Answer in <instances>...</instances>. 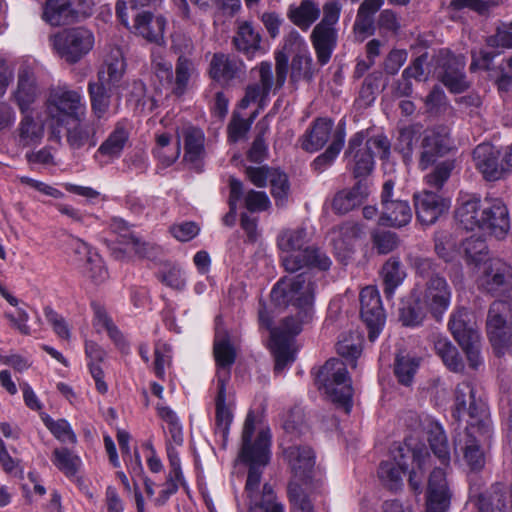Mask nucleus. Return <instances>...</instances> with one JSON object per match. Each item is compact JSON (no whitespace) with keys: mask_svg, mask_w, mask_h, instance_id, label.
<instances>
[{"mask_svg":"<svg viewBox=\"0 0 512 512\" xmlns=\"http://www.w3.org/2000/svg\"><path fill=\"white\" fill-rule=\"evenodd\" d=\"M314 291L315 283L310 272L283 277L271 291V300L276 306L296 309V314L285 317L276 329L291 341L313 317Z\"/></svg>","mask_w":512,"mask_h":512,"instance_id":"obj_1","label":"nucleus"},{"mask_svg":"<svg viewBox=\"0 0 512 512\" xmlns=\"http://www.w3.org/2000/svg\"><path fill=\"white\" fill-rule=\"evenodd\" d=\"M307 232L304 228L286 230L278 237V246L284 252L291 253L282 258L285 270L295 273L303 267H313L326 271L330 268L329 257L319 248L311 246L302 249L306 243Z\"/></svg>","mask_w":512,"mask_h":512,"instance_id":"obj_2","label":"nucleus"},{"mask_svg":"<svg viewBox=\"0 0 512 512\" xmlns=\"http://www.w3.org/2000/svg\"><path fill=\"white\" fill-rule=\"evenodd\" d=\"M45 107L51 137L57 142L61 140L60 128L70 125L71 122H79L85 112L81 94L66 86L51 88Z\"/></svg>","mask_w":512,"mask_h":512,"instance_id":"obj_3","label":"nucleus"},{"mask_svg":"<svg viewBox=\"0 0 512 512\" xmlns=\"http://www.w3.org/2000/svg\"><path fill=\"white\" fill-rule=\"evenodd\" d=\"M315 383L338 407L349 413L352 408L353 387L346 364L331 358L319 369Z\"/></svg>","mask_w":512,"mask_h":512,"instance_id":"obj_4","label":"nucleus"},{"mask_svg":"<svg viewBox=\"0 0 512 512\" xmlns=\"http://www.w3.org/2000/svg\"><path fill=\"white\" fill-rule=\"evenodd\" d=\"M465 413L469 416L466 430L486 437L491 426L488 406L470 382L458 384L455 390L454 416L460 419Z\"/></svg>","mask_w":512,"mask_h":512,"instance_id":"obj_5","label":"nucleus"},{"mask_svg":"<svg viewBox=\"0 0 512 512\" xmlns=\"http://www.w3.org/2000/svg\"><path fill=\"white\" fill-rule=\"evenodd\" d=\"M486 334L496 356L512 355V303L494 300L487 312Z\"/></svg>","mask_w":512,"mask_h":512,"instance_id":"obj_6","label":"nucleus"},{"mask_svg":"<svg viewBox=\"0 0 512 512\" xmlns=\"http://www.w3.org/2000/svg\"><path fill=\"white\" fill-rule=\"evenodd\" d=\"M116 13L121 23L129 28V18H133V28L147 41L160 45L164 40L166 19L154 16L149 11H138L137 2H117Z\"/></svg>","mask_w":512,"mask_h":512,"instance_id":"obj_7","label":"nucleus"},{"mask_svg":"<svg viewBox=\"0 0 512 512\" xmlns=\"http://www.w3.org/2000/svg\"><path fill=\"white\" fill-rule=\"evenodd\" d=\"M437 79L454 94H460L470 88L465 74V58L456 56L449 50H439L431 60Z\"/></svg>","mask_w":512,"mask_h":512,"instance_id":"obj_8","label":"nucleus"},{"mask_svg":"<svg viewBox=\"0 0 512 512\" xmlns=\"http://www.w3.org/2000/svg\"><path fill=\"white\" fill-rule=\"evenodd\" d=\"M454 339L466 354L469 366L476 369L480 363V335L476 323L471 320L467 309L459 308L450 316L448 323Z\"/></svg>","mask_w":512,"mask_h":512,"instance_id":"obj_9","label":"nucleus"},{"mask_svg":"<svg viewBox=\"0 0 512 512\" xmlns=\"http://www.w3.org/2000/svg\"><path fill=\"white\" fill-rule=\"evenodd\" d=\"M265 466H251L248 469L245 484V494L249 512H284L282 503L278 500L273 487L265 483L260 489V483Z\"/></svg>","mask_w":512,"mask_h":512,"instance_id":"obj_10","label":"nucleus"},{"mask_svg":"<svg viewBox=\"0 0 512 512\" xmlns=\"http://www.w3.org/2000/svg\"><path fill=\"white\" fill-rule=\"evenodd\" d=\"M255 431V416L250 411L245 419L243 431H242V447L240 450V458L243 463L249 465V467L267 466L270 461V445H271V434L270 431L261 430L255 441L252 442V437Z\"/></svg>","mask_w":512,"mask_h":512,"instance_id":"obj_11","label":"nucleus"},{"mask_svg":"<svg viewBox=\"0 0 512 512\" xmlns=\"http://www.w3.org/2000/svg\"><path fill=\"white\" fill-rule=\"evenodd\" d=\"M454 147L451 129L447 125H435L426 129L419 145L418 166L424 171L446 156Z\"/></svg>","mask_w":512,"mask_h":512,"instance_id":"obj_12","label":"nucleus"},{"mask_svg":"<svg viewBox=\"0 0 512 512\" xmlns=\"http://www.w3.org/2000/svg\"><path fill=\"white\" fill-rule=\"evenodd\" d=\"M51 39L60 57L70 64L77 63L94 45L92 32L83 27L65 29Z\"/></svg>","mask_w":512,"mask_h":512,"instance_id":"obj_13","label":"nucleus"},{"mask_svg":"<svg viewBox=\"0 0 512 512\" xmlns=\"http://www.w3.org/2000/svg\"><path fill=\"white\" fill-rule=\"evenodd\" d=\"M391 453L397 466L409 473L408 482L412 490L420 492L424 466L429 459L426 448L422 445L411 447L404 443L398 444Z\"/></svg>","mask_w":512,"mask_h":512,"instance_id":"obj_14","label":"nucleus"},{"mask_svg":"<svg viewBox=\"0 0 512 512\" xmlns=\"http://www.w3.org/2000/svg\"><path fill=\"white\" fill-rule=\"evenodd\" d=\"M481 286L490 295L512 302V267L501 259H490L485 263Z\"/></svg>","mask_w":512,"mask_h":512,"instance_id":"obj_15","label":"nucleus"},{"mask_svg":"<svg viewBox=\"0 0 512 512\" xmlns=\"http://www.w3.org/2000/svg\"><path fill=\"white\" fill-rule=\"evenodd\" d=\"M365 138L364 131L355 133L349 139L348 147L344 152L347 167L357 181H367L375 166L373 151H369V147L364 146Z\"/></svg>","mask_w":512,"mask_h":512,"instance_id":"obj_16","label":"nucleus"},{"mask_svg":"<svg viewBox=\"0 0 512 512\" xmlns=\"http://www.w3.org/2000/svg\"><path fill=\"white\" fill-rule=\"evenodd\" d=\"M91 2H44L42 19L51 26L69 25L92 14Z\"/></svg>","mask_w":512,"mask_h":512,"instance_id":"obj_17","label":"nucleus"},{"mask_svg":"<svg viewBox=\"0 0 512 512\" xmlns=\"http://www.w3.org/2000/svg\"><path fill=\"white\" fill-rule=\"evenodd\" d=\"M451 297L452 289L445 277L434 279L431 283H424L421 300L435 321H442L450 306Z\"/></svg>","mask_w":512,"mask_h":512,"instance_id":"obj_18","label":"nucleus"},{"mask_svg":"<svg viewBox=\"0 0 512 512\" xmlns=\"http://www.w3.org/2000/svg\"><path fill=\"white\" fill-rule=\"evenodd\" d=\"M475 167L487 181H497L506 174L500 150L489 143H482L473 150Z\"/></svg>","mask_w":512,"mask_h":512,"instance_id":"obj_19","label":"nucleus"},{"mask_svg":"<svg viewBox=\"0 0 512 512\" xmlns=\"http://www.w3.org/2000/svg\"><path fill=\"white\" fill-rule=\"evenodd\" d=\"M332 245L338 260L347 263L354 253V242L364 234V226L357 222L345 221L331 228Z\"/></svg>","mask_w":512,"mask_h":512,"instance_id":"obj_20","label":"nucleus"},{"mask_svg":"<svg viewBox=\"0 0 512 512\" xmlns=\"http://www.w3.org/2000/svg\"><path fill=\"white\" fill-rule=\"evenodd\" d=\"M452 499L445 472L435 468L429 476L426 490V512H448Z\"/></svg>","mask_w":512,"mask_h":512,"instance_id":"obj_21","label":"nucleus"},{"mask_svg":"<svg viewBox=\"0 0 512 512\" xmlns=\"http://www.w3.org/2000/svg\"><path fill=\"white\" fill-rule=\"evenodd\" d=\"M414 206L417 219L421 224H434L450 208V201L432 191L414 194Z\"/></svg>","mask_w":512,"mask_h":512,"instance_id":"obj_22","label":"nucleus"},{"mask_svg":"<svg viewBox=\"0 0 512 512\" xmlns=\"http://www.w3.org/2000/svg\"><path fill=\"white\" fill-rule=\"evenodd\" d=\"M482 215V230L498 239L504 238L510 229V218L503 201L485 199Z\"/></svg>","mask_w":512,"mask_h":512,"instance_id":"obj_23","label":"nucleus"},{"mask_svg":"<svg viewBox=\"0 0 512 512\" xmlns=\"http://www.w3.org/2000/svg\"><path fill=\"white\" fill-rule=\"evenodd\" d=\"M391 186L388 184L381 192V214L379 217V225L401 228L410 223L412 219V209L408 201H389Z\"/></svg>","mask_w":512,"mask_h":512,"instance_id":"obj_24","label":"nucleus"},{"mask_svg":"<svg viewBox=\"0 0 512 512\" xmlns=\"http://www.w3.org/2000/svg\"><path fill=\"white\" fill-rule=\"evenodd\" d=\"M259 83H252L247 85L245 95L240 100L238 106L241 109H246L251 103L257 102L259 107L262 108L272 90L274 84V77L272 72V64L263 61L258 66Z\"/></svg>","mask_w":512,"mask_h":512,"instance_id":"obj_25","label":"nucleus"},{"mask_svg":"<svg viewBox=\"0 0 512 512\" xmlns=\"http://www.w3.org/2000/svg\"><path fill=\"white\" fill-rule=\"evenodd\" d=\"M369 194L368 181H356L351 188L342 189L334 195L331 204L332 210L335 214L345 215L362 205Z\"/></svg>","mask_w":512,"mask_h":512,"instance_id":"obj_26","label":"nucleus"},{"mask_svg":"<svg viewBox=\"0 0 512 512\" xmlns=\"http://www.w3.org/2000/svg\"><path fill=\"white\" fill-rule=\"evenodd\" d=\"M283 455L296 478L303 482L311 478L315 457L310 447L289 446L283 450Z\"/></svg>","mask_w":512,"mask_h":512,"instance_id":"obj_27","label":"nucleus"},{"mask_svg":"<svg viewBox=\"0 0 512 512\" xmlns=\"http://www.w3.org/2000/svg\"><path fill=\"white\" fill-rule=\"evenodd\" d=\"M483 205L484 201L477 197L462 199L454 211L457 226L465 231L482 230Z\"/></svg>","mask_w":512,"mask_h":512,"instance_id":"obj_28","label":"nucleus"},{"mask_svg":"<svg viewBox=\"0 0 512 512\" xmlns=\"http://www.w3.org/2000/svg\"><path fill=\"white\" fill-rule=\"evenodd\" d=\"M111 230L118 234L120 243L132 245L135 254L141 258H154L157 256L159 248L154 244L142 241L131 231L128 223L120 218H114L110 224Z\"/></svg>","mask_w":512,"mask_h":512,"instance_id":"obj_29","label":"nucleus"},{"mask_svg":"<svg viewBox=\"0 0 512 512\" xmlns=\"http://www.w3.org/2000/svg\"><path fill=\"white\" fill-rule=\"evenodd\" d=\"M182 137L185 150L184 160L192 164V168L197 173L201 172V160L205 154V136L203 131L194 126H187L182 129Z\"/></svg>","mask_w":512,"mask_h":512,"instance_id":"obj_30","label":"nucleus"},{"mask_svg":"<svg viewBox=\"0 0 512 512\" xmlns=\"http://www.w3.org/2000/svg\"><path fill=\"white\" fill-rule=\"evenodd\" d=\"M245 65L237 56L215 53L210 62L209 74L216 81H230L237 78L244 70Z\"/></svg>","mask_w":512,"mask_h":512,"instance_id":"obj_31","label":"nucleus"},{"mask_svg":"<svg viewBox=\"0 0 512 512\" xmlns=\"http://www.w3.org/2000/svg\"><path fill=\"white\" fill-rule=\"evenodd\" d=\"M332 128L333 121L331 119L316 118L301 138L302 149L310 153L322 149L330 139Z\"/></svg>","mask_w":512,"mask_h":512,"instance_id":"obj_32","label":"nucleus"},{"mask_svg":"<svg viewBox=\"0 0 512 512\" xmlns=\"http://www.w3.org/2000/svg\"><path fill=\"white\" fill-rule=\"evenodd\" d=\"M71 127L66 126V140L72 150H89L96 146L97 125L95 122L83 123L82 119Z\"/></svg>","mask_w":512,"mask_h":512,"instance_id":"obj_33","label":"nucleus"},{"mask_svg":"<svg viewBox=\"0 0 512 512\" xmlns=\"http://www.w3.org/2000/svg\"><path fill=\"white\" fill-rule=\"evenodd\" d=\"M310 38L316 52L318 63L321 66L326 65L337 44L336 29L316 25L312 30Z\"/></svg>","mask_w":512,"mask_h":512,"instance_id":"obj_34","label":"nucleus"},{"mask_svg":"<svg viewBox=\"0 0 512 512\" xmlns=\"http://www.w3.org/2000/svg\"><path fill=\"white\" fill-rule=\"evenodd\" d=\"M491 429L486 437H482L478 432L466 430L465 445L462 448L464 461L471 471L478 472L485 466V454L481 447V443L490 438Z\"/></svg>","mask_w":512,"mask_h":512,"instance_id":"obj_35","label":"nucleus"},{"mask_svg":"<svg viewBox=\"0 0 512 512\" xmlns=\"http://www.w3.org/2000/svg\"><path fill=\"white\" fill-rule=\"evenodd\" d=\"M103 78L104 76L99 74L97 81H90L88 83L91 110L98 120L102 119L109 110L113 88L107 85Z\"/></svg>","mask_w":512,"mask_h":512,"instance_id":"obj_36","label":"nucleus"},{"mask_svg":"<svg viewBox=\"0 0 512 512\" xmlns=\"http://www.w3.org/2000/svg\"><path fill=\"white\" fill-rule=\"evenodd\" d=\"M382 2H362L353 25L355 38L362 42L375 32L374 15L379 11Z\"/></svg>","mask_w":512,"mask_h":512,"instance_id":"obj_37","label":"nucleus"},{"mask_svg":"<svg viewBox=\"0 0 512 512\" xmlns=\"http://www.w3.org/2000/svg\"><path fill=\"white\" fill-rule=\"evenodd\" d=\"M272 353L275 359L274 371L281 373L295 361V351L291 349L292 342L287 335L278 330L271 331Z\"/></svg>","mask_w":512,"mask_h":512,"instance_id":"obj_38","label":"nucleus"},{"mask_svg":"<svg viewBox=\"0 0 512 512\" xmlns=\"http://www.w3.org/2000/svg\"><path fill=\"white\" fill-rule=\"evenodd\" d=\"M217 395L215 398L216 408V430L221 433L223 442L228 438L229 428L233 419L231 410L226 405V378L218 377Z\"/></svg>","mask_w":512,"mask_h":512,"instance_id":"obj_39","label":"nucleus"},{"mask_svg":"<svg viewBox=\"0 0 512 512\" xmlns=\"http://www.w3.org/2000/svg\"><path fill=\"white\" fill-rule=\"evenodd\" d=\"M38 96V88L34 74L28 69H22L18 74V86L14 94L15 100L24 113Z\"/></svg>","mask_w":512,"mask_h":512,"instance_id":"obj_40","label":"nucleus"},{"mask_svg":"<svg viewBox=\"0 0 512 512\" xmlns=\"http://www.w3.org/2000/svg\"><path fill=\"white\" fill-rule=\"evenodd\" d=\"M213 355L216 365L219 369L226 370L224 375L218 371L217 378L221 376L226 378V382L230 377V370L236 360V350L231 344L229 336L226 334L223 338H216L213 345Z\"/></svg>","mask_w":512,"mask_h":512,"instance_id":"obj_41","label":"nucleus"},{"mask_svg":"<svg viewBox=\"0 0 512 512\" xmlns=\"http://www.w3.org/2000/svg\"><path fill=\"white\" fill-rule=\"evenodd\" d=\"M409 263L415 277L421 279L424 283H431L434 279L444 278L441 264L432 257L409 256Z\"/></svg>","mask_w":512,"mask_h":512,"instance_id":"obj_42","label":"nucleus"},{"mask_svg":"<svg viewBox=\"0 0 512 512\" xmlns=\"http://www.w3.org/2000/svg\"><path fill=\"white\" fill-rule=\"evenodd\" d=\"M383 278V292L387 299H390L395 289L403 282L406 273L402 269L401 262L397 257H390L381 270Z\"/></svg>","mask_w":512,"mask_h":512,"instance_id":"obj_43","label":"nucleus"},{"mask_svg":"<svg viewBox=\"0 0 512 512\" xmlns=\"http://www.w3.org/2000/svg\"><path fill=\"white\" fill-rule=\"evenodd\" d=\"M261 36L255 32L249 23L241 25L233 37L232 43L234 48L248 58L252 57L260 48Z\"/></svg>","mask_w":512,"mask_h":512,"instance_id":"obj_44","label":"nucleus"},{"mask_svg":"<svg viewBox=\"0 0 512 512\" xmlns=\"http://www.w3.org/2000/svg\"><path fill=\"white\" fill-rule=\"evenodd\" d=\"M434 349L450 371L458 373L464 370L462 357L456 346L448 338L437 337L434 341Z\"/></svg>","mask_w":512,"mask_h":512,"instance_id":"obj_45","label":"nucleus"},{"mask_svg":"<svg viewBox=\"0 0 512 512\" xmlns=\"http://www.w3.org/2000/svg\"><path fill=\"white\" fill-rule=\"evenodd\" d=\"M507 491L502 483H495L491 486L487 494L479 497V512H508L507 511Z\"/></svg>","mask_w":512,"mask_h":512,"instance_id":"obj_46","label":"nucleus"},{"mask_svg":"<svg viewBox=\"0 0 512 512\" xmlns=\"http://www.w3.org/2000/svg\"><path fill=\"white\" fill-rule=\"evenodd\" d=\"M320 16V8L315 2H300L291 5L288 18L302 30H307Z\"/></svg>","mask_w":512,"mask_h":512,"instance_id":"obj_47","label":"nucleus"},{"mask_svg":"<svg viewBox=\"0 0 512 512\" xmlns=\"http://www.w3.org/2000/svg\"><path fill=\"white\" fill-rule=\"evenodd\" d=\"M420 296L409 297L399 308V320L403 326L415 327L422 324L426 317V308L422 305Z\"/></svg>","mask_w":512,"mask_h":512,"instance_id":"obj_48","label":"nucleus"},{"mask_svg":"<svg viewBox=\"0 0 512 512\" xmlns=\"http://www.w3.org/2000/svg\"><path fill=\"white\" fill-rule=\"evenodd\" d=\"M344 141L345 132L343 129H338L334 133L333 140L327 149L313 160L311 164L313 170L322 173L327 167L331 166L342 150Z\"/></svg>","mask_w":512,"mask_h":512,"instance_id":"obj_49","label":"nucleus"},{"mask_svg":"<svg viewBox=\"0 0 512 512\" xmlns=\"http://www.w3.org/2000/svg\"><path fill=\"white\" fill-rule=\"evenodd\" d=\"M129 139V133L123 125L117 124L113 132L98 148V153L110 158H118Z\"/></svg>","mask_w":512,"mask_h":512,"instance_id":"obj_50","label":"nucleus"},{"mask_svg":"<svg viewBox=\"0 0 512 512\" xmlns=\"http://www.w3.org/2000/svg\"><path fill=\"white\" fill-rule=\"evenodd\" d=\"M313 60L308 53H297L291 61L290 81L293 84L301 80L311 82L314 78Z\"/></svg>","mask_w":512,"mask_h":512,"instance_id":"obj_51","label":"nucleus"},{"mask_svg":"<svg viewBox=\"0 0 512 512\" xmlns=\"http://www.w3.org/2000/svg\"><path fill=\"white\" fill-rule=\"evenodd\" d=\"M19 143L23 146H28L38 143L44 134V126L41 122L36 121L32 116L25 115L20 122L19 128Z\"/></svg>","mask_w":512,"mask_h":512,"instance_id":"obj_52","label":"nucleus"},{"mask_svg":"<svg viewBox=\"0 0 512 512\" xmlns=\"http://www.w3.org/2000/svg\"><path fill=\"white\" fill-rule=\"evenodd\" d=\"M336 350L346 367L350 366L352 369L357 367V359L360 357L362 353V343L361 340L357 337L356 339L353 336H344L341 340L336 344Z\"/></svg>","mask_w":512,"mask_h":512,"instance_id":"obj_53","label":"nucleus"},{"mask_svg":"<svg viewBox=\"0 0 512 512\" xmlns=\"http://www.w3.org/2000/svg\"><path fill=\"white\" fill-rule=\"evenodd\" d=\"M360 316L368 329V339L372 342L375 341L381 333L386 320L382 304L378 308L360 310Z\"/></svg>","mask_w":512,"mask_h":512,"instance_id":"obj_54","label":"nucleus"},{"mask_svg":"<svg viewBox=\"0 0 512 512\" xmlns=\"http://www.w3.org/2000/svg\"><path fill=\"white\" fill-rule=\"evenodd\" d=\"M418 366L419 359L416 357L398 354L394 363V373L401 384L408 386L412 383Z\"/></svg>","mask_w":512,"mask_h":512,"instance_id":"obj_55","label":"nucleus"},{"mask_svg":"<svg viewBox=\"0 0 512 512\" xmlns=\"http://www.w3.org/2000/svg\"><path fill=\"white\" fill-rule=\"evenodd\" d=\"M416 132L412 127H404L399 130L394 150L402 157L405 166L413 163V147Z\"/></svg>","mask_w":512,"mask_h":512,"instance_id":"obj_56","label":"nucleus"},{"mask_svg":"<svg viewBox=\"0 0 512 512\" xmlns=\"http://www.w3.org/2000/svg\"><path fill=\"white\" fill-rule=\"evenodd\" d=\"M53 464L66 476H74L80 466V458L68 448H56L53 451Z\"/></svg>","mask_w":512,"mask_h":512,"instance_id":"obj_57","label":"nucleus"},{"mask_svg":"<svg viewBox=\"0 0 512 512\" xmlns=\"http://www.w3.org/2000/svg\"><path fill=\"white\" fill-rule=\"evenodd\" d=\"M83 274L95 284H101L108 279V270L101 256L95 252L84 260Z\"/></svg>","mask_w":512,"mask_h":512,"instance_id":"obj_58","label":"nucleus"},{"mask_svg":"<svg viewBox=\"0 0 512 512\" xmlns=\"http://www.w3.org/2000/svg\"><path fill=\"white\" fill-rule=\"evenodd\" d=\"M464 257L468 263L482 262L488 253V246L481 237L471 236L462 242Z\"/></svg>","mask_w":512,"mask_h":512,"instance_id":"obj_59","label":"nucleus"},{"mask_svg":"<svg viewBox=\"0 0 512 512\" xmlns=\"http://www.w3.org/2000/svg\"><path fill=\"white\" fill-rule=\"evenodd\" d=\"M373 248L378 254H388L394 251L400 243L399 236L389 230H375L371 233Z\"/></svg>","mask_w":512,"mask_h":512,"instance_id":"obj_60","label":"nucleus"},{"mask_svg":"<svg viewBox=\"0 0 512 512\" xmlns=\"http://www.w3.org/2000/svg\"><path fill=\"white\" fill-rule=\"evenodd\" d=\"M455 169V160H444L433 168V170L425 176L426 183L436 189H441L450 178L452 171Z\"/></svg>","mask_w":512,"mask_h":512,"instance_id":"obj_61","label":"nucleus"},{"mask_svg":"<svg viewBox=\"0 0 512 512\" xmlns=\"http://www.w3.org/2000/svg\"><path fill=\"white\" fill-rule=\"evenodd\" d=\"M269 182L271 185V194L275 199L276 205L283 206L290 190L287 174L276 169L272 172Z\"/></svg>","mask_w":512,"mask_h":512,"instance_id":"obj_62","label":"nucleus"},{"mask_svg":"<svg viewBox=\"0 0 512 512\" xmlns=\"http://www.w3.org/2000/svg\"><path fill=\"white\" fill-rule=\"evenodd\" d=\"M406 473L394 461L381 462L378 469L379 478L390 489H397L402 484V475Z\"/></svg>","mask_w":512,"mask_h":512,"instance_id":"obj_63","label":"nucleus"},{"mask_svg":"<svg viewBox=\"0 0 512 512\" xmlns=\"http://www.w3.org/2000/svg\"><path fill=\"white\" fill-rule=\"evenodd\" d=\"M43 421L50 432L62 442H76V435L72 431L69 423L65 419L53 420L50 416L45 415Z\"/></svg>","mask_w":512,"mask_h":512,"instance_id":"obj_64","label":"nucleus"}]
</instances>
